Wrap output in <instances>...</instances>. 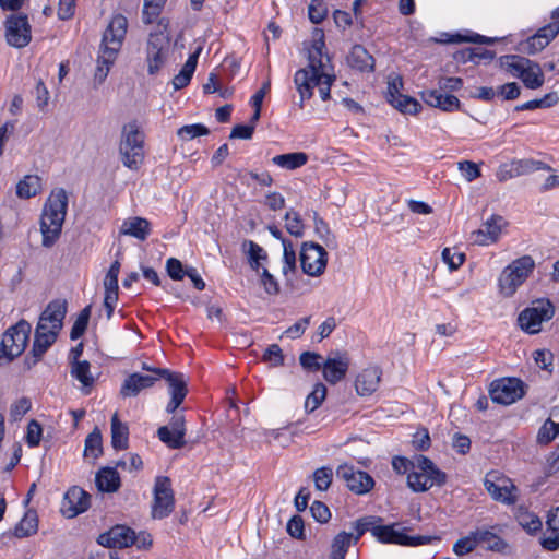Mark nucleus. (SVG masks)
<instances>
[{
	"label": "nucleus",
	"mask_w": 559,
	"mask_h": 559,
	"mask_svg": "<svg viewBox=\"0 0 559 559\" xmlns=\"http://www.w3.org/2000/svg\"><path fill=\"white\" fill-rule=\"evenodd\" d=\"M324 48V33L322 29H316L308 66L297 70L294 75V83L300 96V108H304L305 102L313 96L314 87H318L323 102L331 99V87L336 81V75L330 57L323 52Z\"/></svg>",
	"instance_id": "f257e3e1"
},
{
	"label": "nucleus",
	"mask_w": 559,
	"mask_h": 559,
	"mask_svg": "<svg viewBox=\"0 0 559 559\" xmlns=\"http://www.w3.org/2000/svg\"><path fill=\"white\" fill-rule=\"evenodd\" d=\"M128 31V20L123 14H115L105 29L97 57L95 80L102 83L108 75L122 47Z\"/></svg>",
	"instance_id": "f03ea898"
},
{
	"label": "nucleus",
	"mask_w": 559,
	"mask_h": 559,
	"mask_svg": "<svg viewBox=\"0 0 559 559\" xmlns=\"http://www.w3.org/2000/svg\"><path fill=\"white\" fill-rule=\"evenodd\" d=\"M68 210V195L63 188L51 191L40 216L41 245L52 247L59 239Z\"/></svg>",
	"instance_id": "7ed1b4c3"
},
{
	"label": "nucleus",
	"mask_w": 559,
	"mask_h": 559,
	"mask_svg": "<svg viewBox=\"0 0 559 559\" xmlns=\"http://www.w3.org/2000/svg\"><path fill=\"white\" fill-rule=\"evenodd\" d=\"M144 142L145 134L136 120L123 126L119 152L124 167L138 170L142 166L145 158Z\"/></svg>",
	"instance_id": "20e7f679"
},
{
	"label": "nucleus",
	"mask_w": 559,
	"mask_h": 559,
	"mask_svg": "<svg viewBox=\"0 0 559 559\" xmlns=\"http://www.w3.org/2000/svg\"><path fill=\"white\" fill-rule=\"evenodd\" d=\"M445 483L447 474L429 457L423 454L415 455L414 467L407 475V486L414 492H425L433 486L440 487Z\"/></svg>",
	"instance_id": "39448f33"
},
{
	"label": "nucleus",
	"mask_w": 559,
	"mask_h": 559,
	"mask_svg": "<svg viewBox=\"0 0 559 559\" xmlns=\"http://www.w3.org/2000/svg\"><path fill=\"white\" fill-rule=\"evenodd\" d=\"M501 67L512 76L522 81L530 90L543 86L545 76L540 66L519 55H507L500 58Z\"/></svg>",
	"instance_id": "423d86ee"
},
{
	"label": "nucleus",
	"mask_w": 559,
	"mask_h": 559,
	"mask_svg": "<svg viewBox=\"0 0 559 559\" xmlns=\"http://www.w3.org/2000/svg\"><path fill=\"white\" fill-rule=\"evenodd\" d=\"M535 270V261L524 254L508 264L498 277V287L501 295L511 297L518 288L525 283Z\"/></svg>",
	"instance_id": "0eeeda50"
},
{
	"label": "nucleus",
	"mask_w": 559,
	"mask_h": 559,
	"mask_svg": "<svg viewBox=\"0 0 559 559\" xmlns=\"http://www.w3.org/2000/svg\"><path fill=\"white\" fill-rule=\"evenodd\" d=\"M555 306L547 298L533 300L518 316V324L527 334H537L542 331V324L552 319Z\"/></svg>",
	"instance_id": "6e6552de"
},
{
	"label": "nucleus",
	"mask_w": 559,
	"mask_h": 559,
	"mask_svg": "<svg viewBox=\"0 0 559 559\" xmlns=\"http://www.w3.org/2000/svg\"><path fill=\"white\" fill-rule=\"evenodd\" d=\"M32 325L24 319L10 326L2 335L0 342V358L12 361L25 350Z\"/></svg>",
	"instance_id": "1a4fd4ad"
},
{
	"label": "nucleus",
	"mask_w": 559,
	"mask_h": 559,
	"mask_svg": "<svg viewBox=\"0 0 559 559\" xmlns=\"http://www.w3.org/2000/svg\"><path fill=\"white\" fill-rule=\"evenodd\" d=\"M4 36L9 46L24 48L32 40V26L25 13H12L4 21Z\"/></svg>",
	"instance_id": "9d476101"
},
{
	"label": "nucleus",
	"mask_w": 559,
	"mask_h": 559,
	"mask_svg": "<svg viewBox=\"0 0 559 559\" xmlns=\"http://www.w3.org/2000/svg\"><path fill=\"white\" fill-rule=\"evenodd\" d=\"M175 509V496L171 480L167 476H157L153 489L151 515L162 520L170 515Z\"/></svg>",
	"instance_id": "9b49d317"
},
{
	"label": "nucleus",
	"mask_w": 559,
	"mask_h": 559,
	"mask_svg": "<svg viewBox=\"0 0 559 559\" xmlns=\"http://www.w3.org/2000/svg\"><path fill=\"white\" fill-rule=\"evenodd\" d=\"M143 369L152 371L160 377V379L164 378L167 381L170 400L166 406V412L174 414L188 394V385L183 373L173 372L164 368H150L146 365L143 366Z\"/></svg>",
	"instance_id": "f8f14e48"
},
{
	"label": "nucleus",
	"mask_w": 559,
	"mask_h": 559,
	"mask_svg": "<svg viewBox=\"0 0 559 559\" xmlns=\"http://www.w3.org/2000/svg\"><path fill=\"white\" fill-rule=\"evenodd\" d=\"M484 486L493 500L506 504L515 503L516 487L503 473L496 469L489 471L485 476Z\"/></svg>",
	"instance_id": "ddd939ff"
},
{
	"label": "nucleus",
	"mask_w": 559,
	"mask_h": 559,
	"mask_svg": "<svg viewBox=\"0 0 559 559\" xmlns=\"http://www.w3.org/2000/svg\"><path fill=\"white\" fill-rule=\"evenodd\" d=\"M299 259L305 274L312 277L320 276L326 267L328 252L322 246L312 241H306L301 246Z\"/></svg>",
	"instance_id": "4468645a"
},
{
	"label": "nucleus",
	"mask_w": 559,
	"mask_h": 559,
	"mask_svg": "<svg viewBox=\"0 0 559 559\" xmlns=\"http://www.w3.org/2000/svg\"><path fill=\"white\" fill-rule=\"evenodd\" d=\"M404 531L395 530V524L376 525L371 528V534L382 544H394L401 546H420L430 543V536H408Z\"/></svg>",
	"instance_id": "2eb2a0df"
},
{
	"label": "nucleus",
	"mask_w": 559,
	"mask_h": 559,
	"mask_svg": "<svg viewBox=\"0 0 559 559\" xmlns=\"http://www.w3.org/2000/svg\"><path fill=\"white\" fill-rule=\"evenodd\" d=\"M493 403L510 405L524 395L523 382L518 378H502L495 380L489 390Z\"/></svg>",
	"instance_id": "dca6fc26"
},
{
	"label": "nucleus",
	"mask_w": 559,
	"mask_h": 559,
	"mask_svg": "<svg viewBox=\"0 0 559 559\" xmlns=\"http://www.w3.org/2000/svg\"><path fill=\"white\" fill-rule=\"evenodd\" d=\"M350 366V357L346 350L331 352L322 364L324 380L335 385L345 379Z\"/></svg>",
	"instance_id": "f3484780"
},
{
	"label": "nucleus",
	"mask_w": 559,
	"mask_h": 559,
	"mask_svg": "<svg viewBox=\"0 0 559 559\" xmlns=\"http://www.w3.org/2000/svg\"><path fill=\"white\" fill-rule=\"evenodd\" d=\"M169 55V41L159 34H151L146 46L147 72L156 74L166 63Z\"/></svg>",
	"instance_id": "a211bd4d"
},
{
	"label": "nucleus",
	"mask_w": 559,
	"mask_h": 559,
	"mask_svg": "<svg viewBox=\"0 0 559 559\" xmlns=\"http://www.w3.org/2000/svg\"><path fill=\"white\" fill-rule=\"evenodd\" d=\"M336 474L344 479L346 487L356 495H365L374 486L373 478L367 472L356 469L350 464L340 465Z\"/></svg>",
	"instance_id": "6ab92c4d"
},
{
	"label": "nucleus",
	"mask_w": 559,
	"mask_h": 559,
	"mask_svg": "<svg viewBox=\"0 0 559 559\" xmlns=\"http://www.w3.org/2000/svg\"><path fill=\"white\" fill-rule=\"evenodd\" d=\"M91 507V495L79 486L69 488L61 503V512L64 516L72 519Z\"/></svg>",
	"instance_id": "aec40b11"
},
{
	"label": "nucleus",
	"mask_w": 559,
	"mask_h": 559,
	"mask_svg": "<svg viewBox=\"0 0 559 559\" xmlns=\"http://www.w3.org/2000/svg\"><path fill=\"white\" fill-rule=\"evenodd\" d=\"M135 531L127 525H115L105 533L99 534L97 543L107 548H127L133 546Z\"/></svg>",
	"instance_id": "412c9836"
},
{
	"label": "nucleus",
	"mask_w": 559,
	"mask_h": 559,
	"mask_svg": "<svg viewBox=\"0 0 559 559\" xmlns=\"http://www.w3.org/2000/svg\"><path fill=\"white\" fill-rule=\"evenodd\" d=\"M507 225L501 215L492 214L483 224L481 228L472 231L471 240L478 246H488L498 241L502 227Z\"/></svg>",
	"instance_id": "4be33fe9"
},
{
	"label": "nucleus",
	"mask_w": 559,
	"mask_h": 559,
	"mask_svg": "<svg viewBox=\"0 0 559 559\" xmlns=\"http://www.w3.org/2000/svg\"><path fill=\"white\" fill-rule=\"evenodd\" d=\"M67 313V301L62 299L51 300L41 312L38 323L44 328L56 331L59 334Z\"/></svg>",
	"instance_id": "5701e85b"
},
{
	"label": "nucleus",
	"mask_w": 559,
	"mask_h": 559,
	"mask_svg": "<svg viewBox=\"0 0 559 559\" xmlns=\"http://www.w3.org/2000/svg\"><path fill=\"white\" fill-rule=\"evenodd\" d=\"M423 102L430 106L438 108L445 112H453L460 110L461 102L452 94H442L441 90H424L420 92Z\"/></svg>",
	"instance_id": "b1692460"
},
{
	"label": "nucleus",
	"mask_w": 559,
	"mask_h": 559,
	"mask_svg": "<svg viewBox=\"0 0 559 559\" xmlns=\"http://www.w3.org/2000/svg\"><path fill=\"white\" fill-rule=\"evenodd\" d=\"M382 370L378 366H370L362 369L356 377L355 389L360 396H370L380 384Z\"/></svg>",
	"instance_id": "393cba45"
},
{
	"label": "nucleus",
	"mask_w": 559,
	"mask_h": 559,
	"mask_svg": "<svg viewBox=\"0 0 559 559\" xmlns=\"http://www.w3.org/2000/svg\"><path fill=\"white\" fill-rule=\"evenodd\" d=\"M160 377L154 373L141 374L139 372L128 376L120 388V395L122 397L136 396L142 390L152 388Z\"/></svg>",
	"instance_id": "a878e982"
},
{
	"label": "nucleus",
	"mask_w": 559,
	"mask_h": 559,
	"mask_svg": "<svg viewBox=\"0 0 559 559\" xmlns=\"http://www.w3.org/2000/svg\"><path fill=\"white\" fill-rule=\"evenodd\" d=\"M58 333L56 331L44 328L43 324H37L35 330V337L31 354L34 357V362L41 359L48 348L56 342Z\"/></svg>",
	"instance_id": "bb28decb"
},
{
	"label": "nucleus",
	"mask_w": 559,
	"mask_h": 559,
	"mask_svg": "<svg viewBox=\"0 0 559 559\" xmlns=\"http://www.w3.org/2000/svg\"><path fill=\"white\" fill-rule=\"evenodd\" d=\"M347 63L352 69L360 72H372L374 69L373 57L361 45L353 46L347 56Z\"/></svg>",
	"instance_id": "cd10ccee"
},
{
	"label": "nucleus",
	"mask_w": 559,
	"mask_h": 559,
	"mask_svg": "<svg viewBox=\"0 0 559 559\" xmlns=\"http://www.w3.org/2000/svg\"><path fill=\"white\" fill-rule=\"evenodd\" d=\"M95 483L102 492H117L121 486L120 475L115 467H102L95 476Z\"/></svg>",
	"instance_id": "c85d7f7f"
},
{
	"label": "nucleus",
	"mask_w": 559,
	"mask_h": 559,
	"mask_svg": "<svg viewBox=\"0 0 559 559\" xmlns=\"http://www.w3.org/2000/svg\"><path fill=\"white\" fill-rule=\"evenodd\" d=\"M38 531V515L37 512L33 509H28L23 518L15 524L14 528L9 532V535H12L16 538H26L33 536Z\"/></svg>",
	"instance_id": "c756f323"
},
{
	"label": "nucleus",
	"mask_w": 559,
	"mask_h": 559,
	"mask_svg": "<svg viewBox=\"0 0 559 559\" xmlns=\"http://www.w3.org/2000/svg\"><path fill=\"white\" fill-rule=\"evenodd\" d=\"M241 249L247 255L251 270L259 273L264 267L263 264L269 260L267 252L253 240H243Z\"/></svg>",
	"instance_id": "7c9ffc66"
},
{
	"label": "nucleus",
	"mask_w": 559,
	"mask_h": 559,
	"mask_svg": "<svg viewBox=\"0 0 559 559\" xmlns=\"http://www.w3.org/2000/svg\"><path fill=\"white\" fill-rule=\"evenodd\" d=\"M121 233L144 241L151 234V223L143 217H132L123 222Z\"/></svg>",
	"instance_id": "2f4dec72"
},
{
	"label": "nucleus",
	"mask_w": 559,
	"mask_h": 559,
	"mask_svg": "<svg viewBox=\"0 0 559 559\" xmlns=\"http://www.w3.org/2000/svg\"><path fill=\"white\" fill-rule=\"evenodd\" d=\"M111 445L118 451L129 447V428L120 421L117 413L111 417Z\"/></svg>",
	"instance_id": "473e14b6"
},
{
	"label": "nucleus",
	"mask_w": 559,
	"mask_h": 559,
	"mask_svg": "<svg viewBox=\"0 0 559 559\" xmlns=\"http://www.w3.org/2000/svg\"><path fill=\"white\" fill-rule=\"evenodd\" d=\"M309 160L305 152L280 154L272 158V163L283 169L295 170L305 166Z\"/></svg>",
	"instance_id": "72a5a7b5"
},
{
	"label": "nucleus",
	"mask_w": 559,
	"mask_h": 559,
	"mask_svg": "<svg viewBox=\"0 0 559 559\" xmlns=\"http://www.w3.org/2000/svg\"><path fill=\"white\" fill-rule=\"evenodd\" d=\"M199 52L200 49H198L194 53H191L179 73L173 79V85L175 90H181L190 83L198 64Z\"/></svg>",
	"instance_id": "f704fd0d"
},
{
	"label": "nucleus",
	"mask_w": 559,
	"mask_h": 559,
	"mask_svg": "<svg viewBox=\"0 0 559 559\" xmlns=\"http://www.w3.org/2000/svg\"><path fill=\"white\" fill-rule=\"evenodd\" d=\"M41 179L37 175H26L16 185V195L20 199H31L39 193Z\"/></svg>",
	"instance_id": "c9c22d12"
},
{
	"label": "nucleus",
	"mask_w": 559,
	"mask_h": 559,
	"mask_svg": "<svg viewBox=\"0 0 559 559\" xmlns=\"http://www.w3.org/2000/svg\"><path fill=\"white\" fill-rule=\"evenodd\" d=\"M511 163L514 167L515 175L518 177L528 175L538 170H552L550 165L533 158L512 159Z\"/></svg>",
	"instance_id": "e433bc0d"
},
{
	"label": "nucleus",
	"mask_w": 559,
	"mask_h": 559,
	"mask_svg": "<svg viewBox=\"0 0 559 559\" xmlns=\"http://www.w3.org/2000/svg\"><path fill=\"white\" fill-rule=\"evenodd\" d=\"M475 535L477 544H486L488 550L502 552L508 547V544L502 537L489 530H476Z\"/></svg>",
	"instance_id": "4c0bfd02"
},
{
	"label": "nucleus",
	"mask_w": 559,
	"mask_h": 559,
	"mask_svg": "<svg viewBox=\"0 0 559 559\" xmlns=\"http://www.w3.org/2000/svg\"><path fill=\"white\" fill-rule=\"evenodd\" d=\"M283 259H282V274L287 282L290 281L289 276L293 275L296 270V252L294 245L290 240H283Z\"/></svg>",
	"instance_id": "58836bf2"
},
{
	"label": "nucleus",
	"mask_w": 559,
	"mask_h": 559,
	"mask_svg": "<svg viewBox=\"0 0 559 559\" xmlns=\"http://www.w3.org/2000/svg\"><path fill=\"white\" fill-rule=\"evenodd\" d=\"M353 534L345 531L338 533L332 540L331 545V558L332 559H345L350 545H353Z\"/></svg>",
	"instance_id": "ea45409f"
},
{
	"label": "nucleus",
	"mask_w": 559,
	"mask_h": 559,
	"mask_svg": "<svg viewBox=\"0 0 559 559\" xmlns=\"http://www.w3.org/2000/svg\"><path fill=\"white\" fill-rule=\"evenodd\" d=\"M103 454V439L98 427H95L85 439L84 455L86 457L98 459Z\"/></svg>",
	"instance_id": "a19ab883"
},
{
	"label": "nucleus",
	"mask_w": 559,
	"mask_h": 559,
	"mask_svg": "<svg viewBox=\"0 0 559 559\" xmlns=\"http://www.w3.org/2000/svg\"><path fill=\"white\" fill-rule=\"evenodd\" d=\"M71 376L81 382L84 388H92L94 384L91 364L87 360L72 362Z\"/></svg>",
	"instance_id": "79ce46f5"
},
{
	"label": "nucleus",
	"mask_w": 559,
	"mask_h": 559,
	"mask_svg": "<svg viewBox=\"0 0 559 559\" xmlns=\"http://www.w3.org/2000/svg\"><path fill=\"white\" fill-rule=\"evenodd\" d=\"M326 386L322 382H317L312 391L307 395L305 401V409L307 413L314 412L326 397Z\"/></svg>",
	"instance_id": "37998d69"
},
{
	"label": "nucleus",
	"mask_w": 559,
	"mask_h": 559,
	"mask_svg": "<svg viewBox=\"0 0 559 559\" xmlns=\"http://www.w3.org/2000/svg\"><path fill=\"white\" fill-rule=\"evenodd\" d=\"M391 105L402 114L408 115H417L423 108L416 98L404 94L397 95Z\"/></svg>",
	"instance_id": "c03bdc74"
},
{
	"label": "nucleus",
	"mask_w": 559,
	"mask_h": 559,
	"mask_svg": "<svg viewBox=\"0 0 559 559\" xmlns=\"http://www.w3.org/2000/svg\"><path fill=\"white\" fill-rule=\"evenodd\" d=\"M451 44H461V43H474V44H493L496 38L487 37L477 33L467 32L466 34L455 33L449 35V38L445 40Z\"/></svg>",
	"instance_id": "a18cd8bd"
},
{
	"label": "nucleus",
	"mask_w": 559,
	"mask_h": 559,
	"mask_svg": "<svg viewBox=\"0 0 559 559\" xmlns=\"http://www.w3.org/2000/svg\"><path fill=\"white\" fill-rule=\"evenodd\" d=\"M558 97L554 93H548L542 98L531 99L515 107L516 111L534 110L537 108H549L556 105Z\"/></svg>",
	"instance_id": "49530a36"
},
{
	"label": "nucleus",
	"mask_w": 559,
	"mask_h": 559,
	"mask_svg": "<svg viewBox=\"0 0 559 559\" xmlns=\"http://www.w3.org/2000/svg\"><path fill=\"white\" fill-rule=\"evenodd\" d=\"M166 1L167 0H144L142 12L143 22L145 24L154 23L158 19Z\"/></svg>",
	"instance_id": "de8ad7c7"
},
{
	"label": "nucleus",
	"mask_w": 559,
	"mask_h": 559,
	"mask_svg": "<svg viewBox=\"0 0 559 559\" xmlns=\"http://www.w3.org/2000/svg\"><path fill=\"white\" fill-rule=\"evenodd\" d=\"M90 317H91V306H86L85 308H83L80 311L78 318L75 319V321L71 328L70 338L72 341L80 338L85 333L87 325H88Z\"/></svg>",
	"instance_id": "09e8293b"
},
{
	"label": "nucleus",
	"mask_w": 559,
	"mask_h": 559,
	"mask_svg": "<svg viewBox=\"0 0 559 559\" xmlns=\"http://www.w3.org/2000/svg\"><path fill=\"white\" fill-rule=\"evenodd\" d=\"M559 435V424L548 418L539 428L537 442L540 445H548Z\"/></svg>",
	"instance_id": "8fccbe9b"
},
{
	"label": "nucleus",
	"mask_w": 559,
	"mask_h": 559,
	"mask_svg": "<svg viewBox=\"0 0 559 559\" xmlns=\"http://www.w3.org/2000/svg\"><path fill=\"white\" fill-rule=\"evenodd\" d=\"M207 134H210V129L202 123L186 124L177 130V135L182 141H191Z\"/></svg>",
	"instance_id": "3c124183"
},
{
	"label": "nucleus",
	"mask_w": 559,
	"mask_h": 559,
	"mask_svg": "<svg viewBox=\"0 0 559 559\" xmlns=\"http://www.w3.org/2000/svg\"><path fill=\"white\" fill-rule=\"evenodd\" d=\"M466 255L459 248H444L442 250V260L451 271L459 270L465 262Z\"/></svg>",
	"instance_id": "603ef678"
},
{
	"label": "nucleus",
	"mask_w": 559,
	"mask_h": 559,
	"mask_svg": "<svg viewBox=\"0 0 559 559\" xmlns=\"http://www.w3.org/2000/svg\"><path fill=\"white\" fill-rule=\"evenodd\" d=\"M284 219L286 222L285 228L287 233L295 237H302L305 225L298 212L293 210L287 211Z\"/></svg>",
	"instance_id": "864d4df0"
},
{
	"label": "nucleus",
	"mask_w": 559,
	"mask_h": 559,
	"mask_svg": "<svg viewBox=\"0 0 559 559\" xmlns=\"http://www.w3.org/2000/svg\"><path fill=\"white\" fill-rule=\"evenodd\" d=\"M478 546L475 531L471 532L467 536L459 538L453 545V552L459 556H465L476 549Z\"/></svg>",
	"instance_id": "5fc2aeb1"
},
{
	"label": "nucleus",
	"mask_w": 559,
	"mask_h": 559,
	"mask_svg": "<svg viewBox=\"0 0 559 559\" xmlns=\"http://www.w3.org/2000/svg\"><path fill=\"white\" fill-rule=\"evenodd\" d=\"M333 480V469L329 466H322L313 472L314 487L319 491H326Z\"/></svg>",
	"instance_id": "6e6d98bb"
},
{
	"label": "nucleus",
	"mask_w": 559,
	"mask_h": 559,
	"mask_svg": "<svg viewBox=\"0 0 559 559\" xmlns=\"http://www.w3.org/2000/svg\"><path fill=\"white\" fill-rule=\"evenodd\" d=\"M260 275V284L263 287L264 292L270 296H276L281 292L280 283L275 278V276L270 273L266 267H262L259 272Z\"/></svg>",
	"instance_id": "4d7b16f0"
},
{
	"label": "nucleus",
	"mask_w": 559,
	"mask_h": 559,
	"mask_svg": "<svg viewBox=\"0 0 559 559\" xmlns=\"http://www.w3.org/2000/svg\"><path fill=\"white\" fill-rule=\"evenodd\" d=\"M329 13L326 3L323 0H311L308 7V16L313 24L323 22Z\"/></svg>",
	"instance_id": "13d9d810"
},
{
	"label": "nucleus",
	"mask_w": 559,
	"mask_h": 559,
	"mask_svg": "<svg viewBox=\"0 0 559 559\" xmlns=\"http://www.w3.org/2000/svg\"><path fill=\"white\" fill-rule=\"evenodd\" d=\"M518 521L519 524L531 535H534L542 530V521L535 513H520Z\"/></svg>",
	"instance_id": "bf43d9fd"
},
{
	"label": "nucleus",
	"mask_w": 559,
	"mask_h": 559,
	"mask_svg": "<svg viewBox=\"0 0 559 559\" xmlns=\"http://www.w3.org/2000/svg\"><path fill=\"white\" fill-rule=\"evenodd\" d=\"M157 436L163 443H165L168 448L174 450L181 449L186 444L185 438L179 439L176 442L173 441L177 439V436L176 432L174 430H170L168 426L159 427L157 430Z\"/></svg>",
	"instance_id": "052dcab7"
},
{
	"label": "nucleus",
	"mask_w": 559,
	"mask_h": 559,
	"mask_svg": "<svg viewBox=\"0 0 559 559\" xmlns=\"http://www.w3.org/2000/svg\"><path fill=\"white\" fill-rule=\"evenodd\" d=\"M322 356L314 352H304L299 356V362L304 369L316 372L322 369Z\"/></svg>",
	"instance_id": "680f3d73"
},
{
	"label": "nucleus",
	"mask_w": 559,
	"mask_h": 559,
	"mask_svg": "<svg viewBox=\"0 0 559 559\" xmlns=\"http://www.w3.org/2000/svg\"><path fill=\"white\" fill-rule=\"evenodd\" d=\"M41 436H43L41 425L37 420L32 419L28 423L27 429H26L25 440H26L27 445L29 448L38 447L40 443V440H41Z\"/></svg>",
	"instance_id": "e2e57ef3"
},
{
	"label": "nucleus",
	"mask_w": 559,
	"mask_h": 559,
	"mask_svg": "<svg viewBox=\"0 0 559 559\" xmlns=\"http://www.w3.org/2000/svg\"><path fill=\"white\" fill-rule=\"evenodd\" d=\"M262 360L273 367L284 365V355L278 344H271L263 353Z\"/></svg>",
	"instance_id": "0e129e2a"
},
{
	"label": "nucleus",
	"mask_w": 559,
	"mask_h": 559,
	"mask_svg": "<svg viewBox=\"0 0 559 559\" xmlns=\"http://www.w3.org/2000/svg\"><path fill=\"white\" fill-rule=\"evenodd\" d=\"M459 170L462 176L468 181H473L481 176L479 166L472 160H462L457 163Z\"/></svg>",
	"instance_id": "69168bd1"
},
{
	"label": "nucleus",
	"mask_w": 559,
	"mask_h": 559,
	"mask_svg": "<svg viewBox=\"0 0 559 559\" xmlns=\"http://www.w3.org/2000/svg\"><path fill=\"white\" fill-rule=\"evenodd\" d=\"M287 533L297 539H305V523L300 515H293L287 522Z\"/></svg>",
	"instance_id": "338daca9"
},
{
	"label": "nucleus",
	"mask_w": 559,
	"mask_h": 559,
	"mask_svg": "<svg viewBox=\"0 0 559 559\" xmlns=\"http://www.w3.org/2000/svg\"><path fill=\"white\" fill-rule=\"evenodd\" d=\"M412 445L417 451H427L430 448L431 440L427 428L418 429L413 435Z\"/></svg>",
	"instance_id": "774afa93"
}]
</instances>
